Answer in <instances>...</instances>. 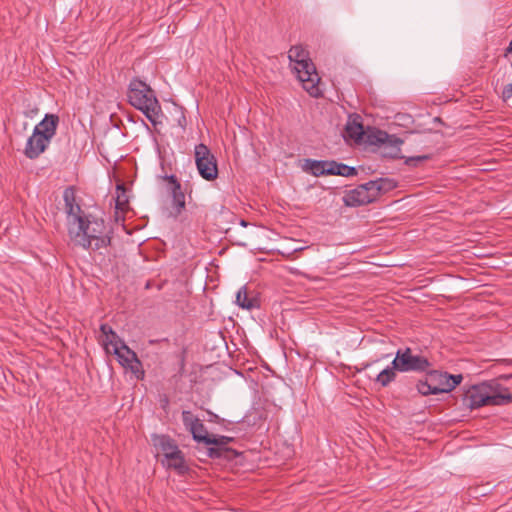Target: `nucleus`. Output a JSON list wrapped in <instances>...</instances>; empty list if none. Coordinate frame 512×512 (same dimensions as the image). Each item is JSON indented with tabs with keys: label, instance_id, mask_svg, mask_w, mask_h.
Instances as JSON below:
<instances>
[{
	"label": "nucleus",
	"instance_id": "1",
	"mask_svg": "<svg viewBox=\"0 0 512 512\" xmlns=\"http://www.w3.org/2000/svg\"><path fill=\"white\" fill-rule=\"evenodd\" d=\"M77 225L69 228L73 241L87 250L104 255L111 243L112 228L103 218L87 214L86 218H77Z\"/></svg>",
	"mask_w": 512,
	"mask_h": 512
},
{
	"label": "nucleus",
	"instance_id": "2",
	"mask_svg": "<svg viewBox=\"0 0 512 512\" xmlns=\"http://www.w3.org/2000/svg\"><path fill=\"white\" fill-rule=\"evenodd\" d=\"M127 98L129 104L141 111L153 126L162 123L159 120L163 115L161 104L149 84L138 77L132 78L128 84Z\"/></svg>",
	"mask_w": 512,
	"mask_h": 512
},
{
	"label": "nucleus",
	"instance_id": "3",
	"mask_svg": "<svg viewBox=\"0 0 512 512\" xmlns=\"http://www.w3.org/2000/svg\"><path fill=\"white\" fill-rule=\"evenodd\" d=\"M293 73L302 83V87L310 96L319 97L322 92L319 88L320 77L316 67L309 58V52L301 45H294L288 52Z\"/></svg>",
	"mask_w": 512,
	"mask_h": 512
},
{
	"label": "nucleus",
	"instance_id": "4",
	"mask_svg": "<svg viewBox=\"0 0 512 512\" xmlns=\"http://www.w3.org/2000/svg\"><path fill=\"white\" fill-rule=\"evenodd\" d=\"M59 121L57 114L46 113L44 118L35 125L24 149V154L28 159L38 158L47 149L52 138L56 135Z\"/></svg>",
	"mask_w": 512,
	"mask_h": 512
},
{
	"label": "nucleus",
	"instance_id": "5",
	"mask_svg": "<svg viewBox=\"0 0 512 512\" xmlns=\"http://www.w3.org/2000/svg\"><path fill=\"white\" fill-rule=\"evenodd\" d=\"M393 187L394 185L389 179L372 180L347 191L343 196V202L349 207L369 204L375 201L381 192H386Z\"/></svg>",
	"mask_w": 512,
	"mask_h": 512
},
{
	"label": "nucleus",
	"instance_id": "6",
	"mask_svg": "<svg viewBox=\"0 0 512 512\" xmlns=\"http://www.w3.org/2000/svg\"><path fill=\"white\" fill-rule=\"evenodd\" d=\"M512 401V394H496L486 384L470 387L464 395V403L470 409L486 405L498 406Z\"/></svg>",
	"mask_w": 512,
	"mask_h": 512
},
{
	"label": "nucleus",
	"instance_id": "7",
	"mask_svg": "<svg viewBox=\"0 0 512 512\" xmlns=\"http://www.w3.org/2000/svg\"><path fill=\"white\" fill-rule=\"evenodd\" d=\"M393 360L395 368L398 369L400 373H423L428 372L432 367L431 362L425 355L415 353L410 347L398 349Z\"/></svg>",
	"mask_w": 512,
	"mask_h": 512
},
{
	"label": "nucleus",
	"instance_id": "8",
	"mask_svg": "<svg viewBox=\"0 0 512 512\" xmlns=\"http://www.w3.org/2000/svg\"><path fill=\"white\" fill-rule=\"evenodd\" d=\"M195 163L199 175L207 180H215L218 176V166L215 156L210 149L203 143L195 146Z\"/></svg>",
	"mask_w": 512,
	"mask_h": 512
},
{
	"label": "nucleus",
	"instance_id": "9",
	"mask_svg": "<svg viewBox=\"0 0 512 512\" xmlns=\"http://www.w3.org/2000/svg\"><path fill=\"white\" fill-rule=\"evenodd\" d=\"M114 354L118 357L119 363L124 367H129L138 379H142L144 371L140 369L141 362L139 361L136 353L132 351L127 345L121 350L115 349Z\"/></svg>",
	"mask_w": 512,
	"mask_h": 512
},
{
	"label": "nucleus",
	"instance_id": "10",
	"mask_svg": "<svg viewBox=\"0 0 512 512\" xmlns=\"http://www.w3.org/2000/svg\"><path fill=\"white\" fill-rule=\"evenodd\" d=\"M377 141L382 144L383 155L390 158H400L402 139L395 135H389L386 132H379Z\"/></svg>",
	"mask_w": 512,
	"mask_h": 512
},
{
	"label": "nucleus",
	"instance_id": "11",
	"mask_svg": "<svg viewBox=\"0 0 512 512\" xmlns=\"http://www.w3.org/2000/svg\"><path fill=\"white\" fill-rule=\"evenodd\" d=\"M63 199L65 202V211L68 215L69 228H73L78 223L77 218H86L87 215L84 214L81 207L75 203L74 193L71 189H65Z\"/></svg>",
	"mask_w": 512,
	"mask_h": 512
},
{
	"label": "nucleus",
	"instance_id": "12",
	"mask_svg": "<svg viewBox=\"0 0 512 512\" xmlns=\"http://www.w3.org/2000/svg\"><path fill=\"white\" fill-rule=\"evenodd\" d=\"M161 463L166 468L175 470L179 475H185L189 471V467L185 462L184 454L181 450L171 454L167 459H162Z\"/></svg>",
	"mask_w": 512,
	"mask_h": 512
},
{
	"label": "nucleus",
	"instance_id": "13",
	"mask_svg": "<svg viewBox=\"0 0 512 512\" xmlns=\"http://www.w3.org/2000/svg\"><path fill=\"white\" fill-rule=\"evenodd\" d=\"M153 443L163 453V459H167L171 454L180 450L175 441L167 435H154Z\"/></svg>",
	"mask_w": 512,
	"mask_h": 512
},
{
	"label": "nucleus",
	"instance_id": "14",
	"mask_svg": "<svg viewBox=\"0 0 512 512\" xmlns=\"http://www.w3.org/2000/svg\"><path fill=\"white\" fill-rule=\"evenodd\" d=\"M303 168L316 177L328 175V160L306 159Z\"/></svg>",
	"mask_w": 512,
	"mask_h": 512
},
{
	"label": "nucleus",
	"instance_id": "15",
	"mask_svg": "<svg viewBox=\"0 0 512 512\" xmlns=\"http://www.w3.org/2000/svg\"><path fill=\"white\" fill-rule=\"evenodd\" d=\"M328 175H337L343 177H351L357 175L355 167L348 166L344 163H339L335 160H328Z\"/></svg>",
	"mask_w": 512,
	"mask_h": 512
},
{
	"label": "nucleus",
	"instance_id": "16",
	"mask_svg": "<svg viewBox=\"0 0 512 512\" xmlns=\"http://www.w3.org/2000/svg\"><path fill=\"white\" fill-rule=\"evenodd\" d=\"M345 130L350 138L361 139L364 134V128L359 115L349 116Z\"/></svg>",
	"mask_w": 512,
	"mask_h": 512
},
{
	"label": "nucleus",
	"instance_id": "17",
	"mask_svg": "<svg viewBox=\"0 0 512 512\" xmlns=\"http://www.w3.org/2000/svg\"><path fill=\"white\" fill-rule=\"evenodd\" d=\"M398 369L394 366V360L390 366L383 369L375 378V382L380 384L381 387H387L396 380Z\"/></svg>",
	"mask_w": 512,
	"mask_h": 512
},
{
	"label": "nucleus",
	"instance_id": "18",
	"mask_svg": "<svg viewBox=\"0 0 512 512\" xmlns=\"http://www.w3.org/2000/svg\"><path fill=\"white\" fill-rule=\"evenodd\" d=\"M171 196L176 215H179L185 208V194L182 191V187L179 186L178 189L171 188Z\"/></svg>",
	"mask_w": 512,
	"mask_h": 512
},
{
	"label": "nucleus",
	"instance_id": "19",
	"mask_svg": "<svg viewBox=\"0 0 512 512\" xmlns=\"http://www.w3.org/2000/svg\"><path fill=\"white\" fill-rule=\"evenodd\" d=\"M427 373L429 374V371ZM417 390L423 396H427V395H431V394L436 395V394L444 393L442 388L441 389H437L435 387L434 382L430 381L429 376L427 377L426 381H420L417 384Z\"/></svg>",
	"mask_w": 512,
	"mask_h": 512
},
{
	"label": "nucleus",
	"instance_id": "20",
	"mask_svg": "<svg viewBox=\"0 0 512 512\" xmlns=\"http://www.w3.org/2000/svg\"><path fill=\"white\" fill-rule=\"evenodd\" d=\"M255 298L248 297L246 286H242L236 294V303L245 309H251L254 306Z\"/></svg>",
	"mask_w": 512,
	"mask_h": 512
},
{
	"label": "nucleus",
	"instance_id": "21",
	"mask_svg": "<svg viewBox=\"0 0 512 512\" xmlns=\"http://www.w3.org/2000/svg\"><path fill=\"white\" fill-rule=\"evenodd\" d=\"M189 432L192 434V437L197 442L208 443L211 442L209 440V435L207 434V430L201 420L194 426L193 429H190Z\"/></svg>",
	"mask_w": 512,
	"mask_h": 512
},
{
	"label": "nucleus",
	"instance_id": "22",
	"mask_svg": "<svg viewBox=\"0 0 512 512\" xmlns=\"http://www.w3.org/2000/svg\"><path fill=\"white\" fill-rule=\"evenodd\" d=\"M116 190H117V196L115 199V208L117 210L123 211L126 209V207L128 206V202H129V199L127 196V191L123 185H117Z\"/></svg>",
	"mask_w": 512,
	"mask_h": 512
},
{
	"label": "nucleus",
	"instance_id": "23",
	"mask_svg": "<svg viewBox=\"0 0 512 512\" xmlns=\"http://www.w3.org/2000/svg\"><path fill=\"white\" fill-rule=\"evenodd\" d=\"M442 377L446 379V388H443L444 393L452 391L457 385L461 383L463 379L461 374L451 375L447 372H444Z\"/></svg>",
	"mask_w": 512,
	"mask_h": 512
},
{
	"label": "nucleus",
	"instance_id": "24",
	"mask_svg": "<svg viewBox=\"0 0 512 512\" xmlns=\"http://www.w3.org/2000/svg\"><path fill=\"white\" fill-rule=\"evenodd\" d=\"M182 421L185 428L189 431L193 429L196 424L200 421V419L193 415L191 411L184 410L182 411Z\"/></svg>",
	"mask_w": 512,
	"mask_h": 512
},
{
	"label": "nucleus",
	"instance_id": "25",
	"mask_svg": "<svg viewBox=\"0 0 512 512\" xmlns=\"http://www.w3.org/2000/svg\"><path fill=\"white\" fill-rule=\"evenodd\" d=\"M444 372H439L437 370L430 371L429 370V379L434 382L435 387L437 389L446 388V379L443 376Z\"/></svg>",
	"mask_w": 512,
	"mask_h": 512
},
{
	"label": "nucleus",
	"instance_id": "26",
	"mask_svg": "<svg viewBox=\"0 0 512 512\" xmlns=\"http://www.w3.org/2000/svg\"><path fill=\"white\" fill-rule=\"evenodd\" d=\"M106 345H111L113 350L115 349L121 350V348L126 346V343L118 336V334L114 331L111 336L104 340Z\"/></svg>",
	"mask_w": 512,
	"mask_h": 512
},
{
	"label": "nucleus",
	"instance_id": "27",
	"mask_svg": "<svg viewBox=\"0 0 512 512\" xmlns=\"http://www.w3.org/2000/svg\"><path fill=\"white\" fill-rule=\"evenodd\" d=\"M429 159H430L429 155H419V156L407 157L405 159V164L410 167H417L420 163H422L426 160H429Z\"/></svg>",
	"mask_w": 512,
	"mask_h": 512
},
{
	"label": "nucleus",
	"instance_id": "28",
	"mask_svg": "<svg viewBox=\"0 0 512 512\" xmlns=\"http://www.w3.org/2000/svg\"><path fill=\"white\" fill-rule=\"evenodd\" d=\"M209 440L211 442L206 443L207 445L213 444L216 446H225L231 441V439L229 437L215 436V435H212V436L209 435Z\"/></svg>",
	"mask_w": 512,
	"mask_h": 512
},
{
	"label": "nucleus",
	"instance_id": "29",
	"mask_svg": "<svg viewBox=\"0 0 512 512\" xmlns=\"http://www.w3.org/2000/svg\"><path fill=\"white\" fill-rule=\"evenodd\" d=\"M501 98L503 101H507L512 98V83H509L503 87Z\"/></svg>",
	"mask_w": 512,
	"mask_h": 512
},
{
	"label": "nucleus",
	"instance_id": "30",
	"mask_svg": "<svg viewBox=\"0 0 512 512\" xmlns=\"http://www.w3.org/2000/svg\"><path fill=\"white\" fill-rule=\"evenodd\" d=\"M164 179L168 181V183L171 185V188L178 189L179 186H181L180 182L178 181L177 177L173 174L165 175Z\"/></svg>",
	"mask_w": 512,
	"mask_h": 512
},
{
	"label": "nucleus",
	"instance_id": "31",
	"mask_svg": "<svg viewBox=\"0 0 512 512\" xmlns=\"http://www.w3.org/2000/svg\"><path fill=\"white\" fill-rule=\"evenodd\" d=\"M100 331L105 336V339L109 338L111 334L114 332L112 327L108 324H101Z\"/></svg>",
	"mask_w": 512,
	"mask_h": 512
},
{
	"label": "nucleus",
	"instance_id": "32",
	"mask_svg": "<svg viewBox=\"0 0 512 512\" xmlns=\"http://www.w3.org/2000/svg\"><path fill=\"white\" fill-rule=\"evenodd\" d=\"M374 265L378 267H395V266H402V263H396L391 261L381 262V263H373Z\"/></svg>",
	"mask_w": 512,
	"mask_h": 512
},
{
	"label": "nucleus",
	"instance_id": "33",
	"mask_svg": "<svg viewBox=\"0 0 512 512\" xmlns=\"http://www.w3.org/2000/svg\"><path fill=\"white\" fill-rule=\"evenodd\" d=\"M163 285H164V282L163 283H160V284H157V285H154V282L152 280H148L145 284V289H151L153 288L154 286H156V288L158 290H161L163 288Z\"/></svg>",
	"mask_w": 512,
	"mask_h": 512
},
{
	"label": "nucleus",
	"instance_id": "34",
	"mask_svg": "<svg viewBox=\"0 0 512 512\" xmlns=\"http://www.w3.org/2000/svg\"><path fill=\"white\" fill-rule=\"evenodd\" d=\"M209 456L210 457H214V458H218L221 456V453L218 449H215V448H210L209 449Z\"/></svg>",
	"mask_w": 512,
	"mask_h": 512
},
{
	"label": "nucleus",
	"instance_id": "35",
	"mask_svg": "<svg viewBox=\"0 0 512 512\" xmlns=\"http://www.w3.org/2000/svg\"><path fill=\"white\" fill-rule=\"evenodd\" d=\"M259 364H260V366H261L263 369H265V370H267V371H269V372H272V370H271V369H270V367L267 365V363H266L265 361L261 360V359H260V357L258 356V365H259Z\"/></svg>",
	"mask_w": 512,
	"mask_h": 512
},
{
	"label": "nucleus",
	"instance_id": "36",
	"mask_svg": "<svg viewBox=\"0 0 512 512\" xmlns=\"http://www.w3.org/2000/svg\"><path fill=\"white\" fill-rule=\"evenodd\" d=\"M272 250H269V249H266V248H263V247H258V254H267V253H270Z\"/></svg>",
	"mask_w": 512,
	"mask_h": 512
},
{
	"label": "nucleus",
	"instance_id": "37",
	"mask_svg": "<svg viewBox=\"0 0 512 512\" xmlns=\"http://www.w3.org/2000/svg\"><path fill=\"white\" fill-rule=\"evenodd\" d=\"M262 393H263L264 396H267V397L270 396V393L268 391V387L265 384L262 385Z\"/></svg>",
	"mask_w": 512,
	"mask_h": 512
},
{
	"label": "nucleus",
	"instance_id": "38",
	"mask_svg": "<svg viewBox=\"0 0 512 512\" xmlns=\"http://www.w3.org/2000/svg\"><path fill=\"white\" fill-rule=\"evenodd\" d=\"M38 113V108H33L31 111H30V114L28 115L29 117H33V115L37 114Z\"/></svg>",
	"mask_w": 512,
	"mask_h": 512
},
{
	"label": "nucleus",
	"instance_id": "39",
	"mask_svg": "<svg viewBox=\"0 0 512 512\" xmlns=\"http://www.w3.org/2000/svg\"><path fill=\"white\" fill-rule=\"evenodd\" d=\"M507 52H512V41L510 42V44L507 48Z\"/></svg>",
	"mask_w": 512,
	"mask_h": 512
},
{
	"label": "nucleus",
	"instance_id": "40",
	"mask_svg": "<svg viewBox=\"0 0 512 512\" xmlns=\"http://www.w3.org/2000/svg\"><path fill=\"white\" fill-rule=\"evenodd\" d=\"M239 129H240V132H241L243 135L246 133V128H241V127H239Z\"/></svg>",
	"mask_w": 512,
	"mask_h": 512
},
{
	"label": "nucleus",
	"instance_id": "41",
	"mask_svg": "<svg viewBox=\"0 0 512 512\" xmlns=\"http://www.w3.org/2000/svg\"><path fill=\"white\" fill-rule=\"evenodd\" d=\"M473 256H477L476 254H474ZM482 256H485V257H488V256H495L494 254L492 253H489V254H483Z\"/></svg>",
	"mask_w": 512,
	"mask_h": 512
},
{
	"label": "nucleus",
	"instance_id": "42",
	"mask_svg": "<svg viewBox=\"0 0 512 512\" xmlns=\"http://www.w3.org/2000/svg\"><path fill=\"white\" fill-rule=\"evenodd\" d=\"M371 365H372V363H366V364H364L363 369H366V368H368V367H369V366H371Z\"/></svg>",
	"mask_w": 512,
	"mask_h": 512
},
{
	"label": "nucleus",
	"instance_id": "43",
	"mask_svg": "<svg viewBox=\"0 0 512 512\" xmlns=\"http://www.w3.org/2000/svg\"><path fill=\"white\" fill-rule=\"evenodd\" d=\"M167 404H168V399H167V398H165V399H164V402H163V405H167Z\"/></svg>",
	"mask_w": 512,
	"mask_h": 512
},
{
	"label": "nucleus",
	"instance_id": "44",
	"mask_svg": "<svg viewBox=\"0 0 512 512\" xmlns=\"http://www.w3.org/2000/svg\"><path fill=\"white\" fill-rule=\"evenodd\" d=\"M301 250H302V248H295V249L293 250V252H298V251H301Z\"/></svg>",
	"mask_w": 512,
	"mask_h": 512
},
{
	"label": "nucleus",
	"instance_id": "45",
	"mask_svg": "<svg viewBox=\"0 0 512 512\" xmlns=\"http://www.w3.org/2000/svg\"><path fill=\"white\" fill-rule=\"evenodd\" d=\"M241 225H242V226H246V225H247V223H246L244 220H242V221H241Z\"/></svg>",
	"mask_w": 512,
	"mask_h": 512
},
{
	"label": "nucleus",
	"instance_id": "46",
	"mask_svg": "<svg viewBox=\"0 0 512 512\" xmlns=\"http://www.w3.org/2000/svg\"><path fill=\"white\" fill-rule=\"evenodd\" d=\"M502 256H512V253H510V252L509 253H505Z\"/></svg>",
	"mask_w": 512,
	"mask_h": 512
},
{
	"label": "nucleus",
	"instance_id": "47",
	"mask_svg": "<svg viewBox=\"0 0 512 512\" xmlns=\"http://www.w3.org/2000/svg\"><path fill=\"white\" fill-rule=\"evenodd\" d=\"M285 256H291V254H290V253H289V254H287V255L282 254V257H285Z\"/></svg>",
	"mask_w": 512,
	"mask_h": 512
}]
</instances>
